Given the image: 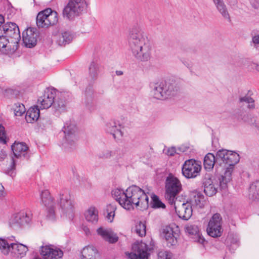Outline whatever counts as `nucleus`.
I'll use <instances>...</instances> for the list:
<instances>
[{
    "mask_svg": "<svg viewBox=\"0 0 259 259\" xmlns=\"http://www.w3.org/2000/svg\"><path fill=\"white\" fill-rule=\"evenodd\" d=\"M97 234L104 241L113 244L118 240V237L113 231L109 228L100 227L97 229Z\"/></svg>",
    "mask_w": 259,
    "mask_h": 259,
    "instance_id": "obj_19",
    "label": "nucleus"
},
{
    "mask_svg": "<svg viewBox=\"0 0 259 259\" xmlns=\"http://www.w3.org/2000/svg\"><path fill=\"white\" fill-rule=\"evenodd\" d=\"M238 102L239 104L244 102L247 104V107L249 109H254L255 108L254 100L248 96L240 97Z\"/></svg>",
    "mask_w": 259,
    "mask_h": 259,
    "instance_id": "obj_40",
    "label": "nucleus"
},
{
    "mask_svg": "<svg viewBox=\"0 0 259 259\" xmlns=\"http://www.w3.org/2000/svg\"><path fill=\"white\" fill-rule=\"evenodd\" d=\"M34 259H41V258H38V257H35Z\"/></svg>",
    "mask_w": 259,
    "mask_h": 259,
    "instance_id": "obj_63",
    "label": "nucleus"
},
{
    "mask_svg": "<svg viewBox=\"0 0 259 259\" xmlns=\"http://www.w3.org/2000/svg\"><path fill=\"white\" fill-rule=\"evenodd\" d=\"M112 195L125 209L130 210L134 208V205L140 210H145L148 207V196L142 189L136 186H130L125 191L116 188L112 190Z\"/></svg>",
    "mask_w": 259,
    "mask_h": 259,
    "instance_id": "obj_1",
    "label": "nucleus"
},
{
    "mask_svg": "<svg viewBox=\"0 0 259 259\" xmlns=\"http://www.w3.org/2000/svg\"><path fill=\"white\" fill-rule=\"evenodd\" d=\"M83 230L87 235H89L91 234L89 228L86 226L83 227Z\"/></svg>",
    "mask_w": 259,
    "mask_h": 259,
    "instance_id": "obj_56",
    "label": "nucleus"
},
{
    "mask_svg": "<svg viewBox=\"0 0 259 259\" xmlns=\"http://www.w3.org/2000/svg\"><path fill=\"white\" fill-rule=\"evenodd\" d=\"M57 204L63 213L71 214L73 211V201L71 199L69 193L67 191L61 192L57 198Z\"/></svg>",
    "mask_w": 259,
    "mask_h": 259,
    "instance_id": "obj_13",
    "label": "nucleus"
},
{
    "mask_svg": "<svg viewBox=\"0 0 259 259\" xmlns=\"http://www.w3.org/2000/svg\"><path fill=\"white\" fill-rule=\"evenodd\" d=\"M123 71L121 70L116 71V74L118 76L122 75L123 74Z\"/></svg>",
    "mask_w": 259,
    "mask_h": 259,
    "instance_id": "obj_59",
    "label": "nucleus"
},
{
    "mask_svg": "<svg viewBox=\"0 0 259 259\" xmlns=\"http://www.w3.org/2000/svg\"><path fill=\"white\" fill-rule=\"evenodd\" d=\"M94 92L92 88H88L85 92V104L87 108L90 110L94 109Z\"/></svg>",
    "mask_w": 259,
    "mask_h": 259,
    "instance_id": "obj_33",
    "label": "nucleus"
},
{
    "mask_svg": "<svg viewBox=\"0 0 259 259\" xmlns=\"http://www.w3.org/2000/svg\"><path fill=\"white\" fill-rule=\"evenodd\" d=\"M58 21V14L51 9L38 13L36 17V24L39 28L48 27L56 24Z\"/></svg>",
    "mask_w": 259,
    "mask_h": 259,
    "instance_id": "obj_8",
    "label": "nucleus"
},
{
    "mask_svg": "<svg viewBox=\"0 0 259 259\" xmlns=\"http://www.w3.org/2000/svg\"><path fill=\"white\" fill-rule=\"evenodd\" d=\"M40 112L38 106L30 107L27 111L25 119L27 122L31 123L36 121L39 117Z\"/></svg>",
    "mask_w": 259,
    "mask_h": 259,
    "instance_id": "obj_29",
    "label": "nucleus"
},
{
    "mask_svg": "<svg viewBox=\"0 0 259 259\" xmlns=\"http://www.w3.org/2000/svg\"><path fill=\"white\" fill-rule=\"evenodd\" d=\"M176 153V149L174 147L168 148L166 152V154L169 156H174Z\"/></svg>",
    "mask_w": 259,
    "mask_h": 259,
    "instance_id": "obj_51",
    "label": "nucleus"
},
{
    "mask_svg": "<svg viewBox=\"0 0 259 259\" xmlns=\"http://www.w3.org/2000/svg\"><path fill=\"white\" fill-rule=\"evenodd\" d=\"M62 131L64 134L63 145L66 148H72L75 146L77 141V127L71 122L65 123Z\"/></svg>",
    "mask_w": 259,
    "mask_h": 259,
    "instance_id": "obj_10",
    "label": "nucleus"
},
{
    "mask_svg": "<svg viewBox=\"0 0 259 259\" xmlns=\"http://www.w3.org/2000/svg\"><path fill=\"white\" fill-rule=\"evenodd\" d=\"M218 11L226 19L230 20V17L223 0H212Z\"/></svg>",
    "mask_w": 259,
    "mask_h": 259,
    "instance_id": "obj_31",
    "label": "nucleus"
},
{
    "mask_svg": "<svg viewBox=\"0 0 259 259\" xmlns=\"http://www.w3.org/2000/svg\"><path fill=\"white\" fill-rule=\"evenodd\" d=\"M37 33L32 29H27L22 33L23 43L27 48H31L36 45Z\"/></svg>",
    "mask_w": 259,
    "mask_h": 259,
    "instance_id": "obj_22",
    "label": "nucleus"
},
{
    "mask_svg": "<svg viewBox=\"0 0 259 259\" xmlns=\"http://www.w3.org/2000/svg\"><path fill=\"white\" fill-rule=\"evenodd\" d=\"M119 152L118 150L105 149L98 154V157L104 159L113 158L117 160L121 158Z\"/></svg>",
    "mask_w": 259,
    "mask_h": 259,
    "instance_id": "obj_28",
    "label": "nucleus"
},
{
    "mask_svg": "<svg viewBox=\"0 0 259 259\" xmlns=\"http://www.w3.org/2000/svg\"><path fill=\"white\" fill-rule=\"evenodd\" d=\"M187 149V147H184L182 146V147H180L179 148V150L180 151H181V152H184L186 151Z\"/></svg>",
    "mask_w": 259,
    "mask_h": 259,
    "instance_id": "obj_58",
    "label": "nucleus"
},
{
    "mask_svg": "<svg viewBox=\"0 0 259 259\" xmlns=\"http://www.w3.org/2000/svg\"><path fill=\"white\" fill-rule=\"evenodd\" d=\"M14 155L18 158H28V147L23 142H15L11 146Z\"/></svg>",
    "mask_w": 259,
    "mask_h": 259,
    "instance_id": "obj_24",
    "label": "nucleus"
},
{
    "mask_svg": "<svg viewBox=\"0 0 259 259\" xmlns=\"http://www.w3.org/2000/svg\"><path fill=\"white\" fill-rule=\"evenodd\" d=\"M31 217L30 213L21 211L12 215L9 220V224L14 229H18L26 225L31 221Z\"/></svg>",
    "mask_w": 259,
    "mask_h": 259,
    "instance_id": "obj_16",
    "label": "nucleus"
},
{
    "mask_svg": "<svg viewBox=\"0 0 259 259\" xmlns=\"http://www.w3.org/2000/svg\"><path fill=\"white\" fill-rule=\"evenodd\" d=\"M17 49V45L12 44L9 38L0 34V52L7 54L14 53Z\"/></svg>",
    "mask_w": 259,
    "mask_h": 259,
    "instance_id": "obj_25",
    "label": "nucleus"
},
{
    "mask_svg": "<svg viewBox=\"0 0 259 259\" xmlns=\"http://www.w3.org/2000/svg\"><path fill=\"white\" fill-rule=\"evenodd\" d=\"M135 231L139 236L143 237L146 233V226L144 223L138 222L135 226Z\"/></svg>",
    "mask_w": 259,
    "mask_h": 259,
    "instance_id": "obj_39",
    "label": "nucleus"
},
{
    "mask_svg": "<svg viewBox=\"0 0 259 259\" xmlns=\"http://www.w3.org/2000/svg\"><path fill=\"white\" fill-rule=\"evenodd\" d=\"M0 250L5 255L9 253L15 258H22L24 257L28 251L26 246L21 243H9L5 239L0 238Z\"/></svg>",
    "mask_w": 259,
    "mask_h": 259,
    "instance_id": "obj_6",
    "label": "nucleus"
},
{
    "mask_svg": "<svg viewBox=\"0 0 259 259\" xmlns=\"http://www.w3.org/2000/svg\"><path fill=\"white\" fill-rule=\"evenodd\" d=\"M256 70H257L258 71H259V66H257L256 67Z\"/></svg>",
    "mask_w": 259,
    "mask_h": 259,
    "instance_id": "obj_62",
    "label": "nucleus"
},
{
    "mask_svg": "<svg viewBox=\"0 0 259 259\" xmlns=\"http://www.w3.org/2000/svg\"><path fill=\"white\" fill-rule=\"evenodd\" d=\"M250 4L254 9H259V0H250Z\"/></svg>",
    "mask_w": 259,
    "mask_h": 259,
    "instance_id": "obj_52",
    "label": "nucleus"
},
{
    "mask_svg": "<svg viewBox=\"0 0 259 259\" xmlns=\"http://www.w3.org/2000/svg\"><path fill=\"white\" fill-rule=\"evenodd\" d=\"M52 107L54 109V113L56 115H59L65 110V103L64 100L59 97L55 98L53 103Z\"/></svg>",
    "mask_w": 259,
    "mask_h": 259,
    "instance_id": "obj_32",
    "label": "nucleus"
},
{
    "mask_svg": "<svg viewBox=\"0 0 259 259\" xmlns=\"http://www.w3.org/2000/svg\"><path fill=\"white\" fill-rule=\"evenodd\" d=\"M255 126L259 130V121H257L256 123H255Z\"/></svg>",
    "mask_w": 259,
    "mask_h": 259,
    "instance_id": "obj_60",
    "label": "nucleus"
},
{
    "mask_svg": "<svg viewBox=\"0 0 259 259\" xmlns=\"http://www.w3.org/2000/svg\"><path fill=\"white\" fill-rule=\"evenodd\" d=\"M135 252L126 253L131 259H148L149 253L148 252V246L144 243H141L136 246Z\"/></svg>",
    "mask_w": 259,
    "mask_h": 259,
    "instance_id": "obj_23",
    "label": "nucleus"
},
{
    "mask_svg": "<svg viewBox=\"0 0 259 259\" xmlns=\"http://www.w3.org/2000/svg\"><path fill=\"white\" fill-rule=\"evenodd\" d=\"M249 197L253 200H259V181L253 182L249 189Z\"/></svg>",
    "mask_w": 259,
    "mask_h": 259,
    "instance_id": "obj_37",
    "label": "nucleus"
},
{
    "mask_svg": "<svg viewBox=\"0 0 259 259\" xmlns=\"http://www.w3.org/2000/svg\"><path fill=\"white\" fill-rule=\"evenodd\" d=\"M87 221L92 223H96L98 221V210L95 207H90L85 213Z\"/></svg>",
    "mask_w": 259,
    "mask_h": 259,
    "instance_id": "obj_35",
    "label": "nucleus"
},
{
    "mask_svg": "<svg viewBox=\"0 0 259 259\" xmlns=\"http://www.w3.org/2000/svg\"><path fill=\"white\" fill-rule=\"evenodd\" d=\"M123 127L122 124L119 121L116 120H111L106 124V131L107 132L113 135L114 139H119L123 135L121 128Z\"/></svg>",
    "mask_w": 259,
    "mask_h": 259,
    "instance_id": "obj_20",
    "label": "nucleus"
},
{
    "mask_svg": "<svg viewBox=\"0 0 259 259\" xmlns=\"http://www.w3.org/2000/svg\"><path fill=\"white\" fill-rule=\"evenodd\" d=\"M0 142L5 144L7 143L5 127L2 124H0Z\"/></svg>",
    "mask_w": 259,
    "mask_h": 259,
    "instance_id": "obj_46",
    "label": "nucleus"
},
{
    "mask_svg": "<svg viewBox=\"0 0 259 259\" xmlns=\"http://www.w3.org/2000/svg\"><path fill=\"white\" fill-rule=\"evenodd\" d=\"M158 259H172V255L170 252L165 251H160L158 253Z\"/></svg>",
    "mask_w": 259,
    "mask_h": 259,
    "instance_id": "obj_45",
    "label": "nucleus"
},
{
    "mask_svg": "<svg viewBox=\"0 0 259 259\" xmlns=\"http://www.w3.org/2000/svg\"><path fill=\"white\" fill-rule=\"evenodd\" d=\"M165 198L170 205H173L177 195L182 191L180 181L172 174H169L165 181Z\"/></svg>",
    "mask_w": 259,
    "mask_h": 259,
    "instance_id": "obj_4",
    "label": "nucleus"
},
{
    "mask_svg": "<svg viewBox=\"0 0 259 259\" xmlns=\"http://www.w3.org/2000/svg\"><path fill=\"white\" fill-rule=\"evenodd\" d=\"M0 34L9 38L11 43L17 45L18 48L21 36L19 27L16 23L8 22L3 25L2 29H0Z\"/></svg>",
    "mask_w": 259,
    "mask_h": 259,
    "instance_id": "obj_9",
    "label": "nucleus"
},
{
    "mask_svg": "<svg viewBox=\"0 0 259 259\" xmlns=\"http://www.w3.org/2000/svg\"><path fill=\"white\" fill-rule=\"evenodd\" d=\"M116 210V206L114 204H109L106 206L104 212H115Z\"/></svg>",
    "mask_w": 259,
    "mask_h": 259,
    "instance_id": "obj_48",
    "label": "nucleus"
},
{
    "mask_svg": "<svg viewBox=\"0 0 259 259\" xmlns=\"http://www.w3.org/2000/svg\"><path fill=\"white\" fill-rule=\"evenodd\" d=\"M40 254L45 259H59L62 257L63 252L59 248L46 245L41 247Z\"/></svg>",
    "mask_w": 259,
    "mask_h": 259,
    "instance_id": "obj_21",
    "label": "nucleus"
},
{
    "mask_svg": "<svg viewBox=\"0 0 259 259\" xmlns=\"http://www.w3.org/2000/svg\"><path fill=\"white\" fill-rule=\"evenodd\" d=\"M97 254L98 250L94 246L88 245L83 248L80 259H96Z\"/></svg>",
    "mask_w": 259,
    "mask_h": 259,
    "instance_id": "obj_27",
    "label": "nucleus"
},
{
    "mask_svg": "<svg viewBox=\"0 0 259 259\" xmlns=\"http://www.w3.org/2000/svg\"><path fill=\"white\" fill-rule=\"evenodd\" d=\"M239 154L235 152L221 149L217 152V164H224V166H226L223 175H221L218 178L220 186L222 189H226L227 188L228 183L231 180L234 165L239 162Z\"/></svg>",
    "mask_w": 259,
    "mask_h": 259,
    "instance_id": "obj_3",
    "label": "nucleus"
},
{
    "mask_svg": "<svg viewBox=\"0 0 259 259\" xmlns=\"http://www.w3.org/2000/svg\"><path fill=\"white\" fill-rule=\"evenodd\" d=\"M160 236L165 240L168 247L175 246L177 244V234L174 232L173 228L169 226H165L161 229Z\"/></svg>",
    "mask_w": 259,
    "mask_h": 259,
    "instance_id": "obj_18",
    "label": "nucleus"
},
{
    "mask_svg": "<svg viewBox=\"0 0 259 259\" xmlns=\"http://www.w3.org/2000/svg\"><path fill=\"white\" fill-rule=\"evenodd\" d=\"M201 169L200 162L193 159L186 160L183 165V175L187 179L196 178Z\"/></svg>",
    "mask_w": 259,
    "mask_h": 259,
    "instance_id": "obj_12",
    "label": "nucleus"
},
{
    "mask_svg": "<svg viewBox=\"0 0 259 259\" xmlns=\"http://www.w3.org/2000/svg\"><path fill=\"white\" fill-rule=\"evenodd\" d=\"M203 184L204 186V192L206 195L210 197L217 193V189L214 187L211 179L205 178Z\"/></svg>",
    "mask_w": 259,
    "mask_h": 259,
    "instance_id": "obj_30",
    "label": "nucleus"
},
{
    "mask_svg": "<svg viewBox=\"0 0 259 259\" xmlns=\"http://www.w3.org/2000/svg\"><path fill=\"white\" fill-rule=\"evenodd\" d=\"M237 3V2L236 0H231L230 1L228 2L229 5H230L231 7L236 6Z\"/></svg>",
    "mask_w": 259,
    "mask_h": 259,
    "instance_id": "obj_55",
    "label": "nucleus"
},
{
    "mask_svg": "<svg viewBox=\"0 0 259 259\" xmlns=\"http://www.w3.org/2000/svg\"><path fill=\"white\" fill-rule=\"evenodd\" d=\"M4 187L2 184L0 183V196H3Z\"/></svg>",
    "mask_w": 259,
    "mask_h": 259,
    "instance_id": "obj_57",
    "label": "nucleus"
},
{
    "mask_svg": "<svg viewBox=\"0 0 259 259\" xmlns=\"http://www.w3.org/2000/svg\"><path fill=\"white\" fill-rule=\"evenodd\" d=\"M14 114L16 116H21L25 112L26 109L23 104L17 103L15 104L13 107Z\"/></svg>",
    "mask_w": 259,
    "mask_h": 259,
    "instance_id": "obj_41",
    "label": "nucleus"
},
{
    "mask_svg": "<svg viewBox=\"0 0 259 259\" xmlns=\"http://www.w3.org/2000/svg\"><path fill=\"white\" fill-rule=\"evenodd\" d=\"M236 246H238L239 245V242L238 241H236V244H235Z\"/></svg>",
    "mask_w": 259,
    "mask_h": 259,
    "instance_id": "obj_61",
    "label": "nucleus"
},
{
    "mask_svg": "<svg viewBox=\"0 0 259 259\" xmlns=\"http://www.w3.org/2000/svg\"><path fill=\"white\" fill-rule=\"evenodd\" d=\"M5 22L4 17L0 14V29H2V24Z\"/></svg>",
    "mask_w": 259,
    "mask_h": 259,
    "instance_id": "obj_54",
    "label": "nucleus"
},
{
    "mask_svg": "<svg viewBox=\"0 0 259 259\" xmlns=\"http://www.w3.org/2000/svg\"><path fill=\"white\" fill-rule=\"evenodd\" d=\"M104 215H105L106 220L109 222L111 223L114 220L115 212H104Z\"/></svg>",
    "mask_w": 259,
    "mask_h": 259,
    "instance_id": "obj_49",
    "label": "nucleus"
},
{
    "mask_svg": "<svg viewBox=\"0 0 259 259\" xmlns=\"http://www.w3.org/2000/svg\"><path fill=\"white\" fill-rule=\"evenodd\" d=\"M40 196L42 204L46 207L47 218L50 220H54L56 213V203L54 198L47 190L41 191Z\"/></svg>",
    "mask_w": 259,
    "mask_h": 259,
    "instance_id": "obj_11",
    "label": "nucleus"
},
{
    "mask_svg": "<svg viewBox=\"0 0 259 259\" xmlns=\"http://www.w3.org/2000/svg\"><path fill=\"white\" fill-rule=\"evenodd\" d=\"M178 92V88L175 82L164 81L154 84L152 94L153 97L156 99L161 100L174 96Z\"/></svg>",
    "mask_w": 259,
    "mask_h": 259,
    "instance_id": "obj_5",
    "label": "nucleus"
},
{
    "mask_svg": "<svg viewBox=\"0 0 259 259\" xmlns=\"http://www.w3.org/2000/svg\"><path fill=\"white\" fill-rule=\"evenodd\" d=\"M56 91L53 88H47L45 90L42 96H40L37 101L41 109H48L53 105L54 100L56 98Z\"/></svg>",
    "mask_w": 259,
    "mask_h": 259,
    "instance_id": "obj_17",
    "label": "nucleus"
},
{
    "mask_svg": "<svg viewBox=\"0 0 259 259\" xmlns=\"http://www.w3.org/2000/svg\"><path fill=\"white\" fill-rule=\"evenodd\" d=\"M186 232L192 238L201 244H203L205 241L204 238L202 236L198 227L194 224H189L185 227Z\"/></svg>",
    "mask_w": 259,
    "mask_h": 259,
    "instance_id": "obj_26",
    "label": "nucleus"
},
{
    "mask_svg": "<svg viewBox=\"0 0 259 259\" xmlns=\"http://www.w3.org/2000/svg\"><path fill=\"white\" fill-rule=\"evenodd\" d=\"M130 50L134 58L141 62H147L151 57L152 46L148 36L138 25L130 30L128 37Z\"/></svg>",
    "mask_w": 259,
    "mask_h": 259,
    "instance_id": "obj_2",
    "label": "nucleus"
},
{
    "mask_svg": "<svg viewBox=\"0 0 259 259\" xmlns=\"http://www.w3.org/2000/svg\"><path fill=\"white\" fill-rule=\"evenodd\" d=\"M249 117V115L243 111H239L235 114V118L238 121L244 122H248Z\"/></svg>",
    "mask_w": 259,
    "mask_h": 259,
    "instance_id": "obj_43",
    "label": "nucleus"
},
{
    "mask_svg": "<svg viewBox=\"0 0 259 259\" xmlns=\"http://www.w3.org/2000/svg\"><path fill=\"white\" fill-rule=\"evenodd\" d=\"M52 124V121L49 118H43L40 120V126L47 128Z\"/></svg>",
    "mask_w": 259,
    "mask_h": 259,
    "instance_id": "obj_47",
    "label": "nucleus"
},
{
    "mask_svg": "<svg viewBox=\"0 0 259 259\" xmlns=\"http://www.w3.org/2000/svg\"><path fill=\"white\" fill-rule=\"evenodd\" d=\"M89 76L92 79H96L101 70V66L97 61H93L89 66Z\"/></svg>",
    "mask_w": 259,
    "mask_h": 259,
    "instance_id": "obj_34",
    "label": "nucleus"
},
{
    "mask_svg": "<svg viewBox=\"0 0 259 259\" xmlns=\"http://www.w3.org/2000/svg\"><path fill=\"white\" fill-rule=\"evenodd\" d=\"M252 42L255 47L259 45V34L255 35L252 37Z\"/></svg>",
    "mask_w": 259,
    "mask_h": 259,
    "instance_id": "obj_50",
    "label": "nucleus"
},
{
    "mask_svg": "<svg viewBox=\"0 0 259 259\" xmlns=\"http://www.w3.org/2000/svg\"><path fill=\"white\" fill-rule=\"evenodd\" d=\"M215 163L217 164L216 156L210 153L205 155L203 161L204 167L205 169L207 170L212 169Z\"/></svg>",
    "mask_w": 259,
    "mask_h": 259,
    "instance_id": "obj_36",
    "label": "nucleus"
},
{
    "mask_svg": "<svg viewBox=\"0 0 259 259\" xmlns=\"http://www.w3.org/2000/svg\"><path fill=\"white\" fill-rule=\"evenodd\" d=\"M208 235L215 238L220 237L222 235V217L219 213H215L213 215L208 222L206 229Z\"/></svg>",
    "mask_w": 259,
    "mask_h": 259,
    "instance_id": "obj_15",
    "label": "nucleus"
},
{
    "mask_svg": "<svg viewBox=\"0 0 259 259\" xmlns=\"http://www.w3.org/2000/svg\"><path fill=\"white\" fill-rule=\"evenodd\" d=\"M16 161L14 158H12V162L10 166L6 170V173L11 176L14 177L16 175L15 169Z\"/></svg>",
    "mask_w": 259,
    "mask_h": 259,
    "instance_id": "obj_44",
    "label": "nucleus"
},
{
    "mask_svg": "<svg viewBox=\"0 0 259 259\" xmlns=\"http://www.w3.org/2000/svg\"><path fill=\"white\" fill-rule=\"evenodd\" d=\"M152 198V207L155 208H164L165 207V204L162 203L161 200L159 199L158 197L155 195H153L151 196Z\"/></svg>",
    "mask_w": 259,
    "mask_h": 259,
    "instance_id": "obj_42",
    "label": "nucleus"
},
{
    "mask_svg": "<svg viewBox=\"0 0 259 259\" xmlns=\"http://www.w3.org/2000/svg\"><path fill=\"white\" fill-rule=\"evenodd\" d=\"M172 205L179 218L188 220L191 217L193 210L190 203L176 199Z\"/></svg>",
    "mask_w": 259,
    "mask_h": 259,
    "instance_id": "obj_14",
    "label": "nucleus"
},
{
    "mask_svg": "<svg viewBox=\"0 0 259 259\" xmlns=\"http://www.w3.org/2000/svg\"><path fill=\"white\" fill-rule=\"evenodd\" d=\"M7 154L4 150H0V161L4 160L7 157Z\"/></svg>",
    "mask_w": 259,
    "mask_h": 259,
    "instance_id": "obj_53",
    "label": "nucleus"
},
{
    "mask_svg": "<svg viewBox=\"0 0 259 259\" xmlns=\"http://www.w3.org/2000/svg\"><path fill=\"white\" fill-rule=\"evenodd\" d=\"M87 4L85 0H69L63 11L64 17L73 20L79 16L85 10Z\"/></svg>",
    "mask_w": 259,
    "mask_h": 259,
    "instance_id": "obj_7",
    "label": "nucleus"
},
{
    "mask_svg": "<svg viewBox=\"0 0 259 259\" xmlns=\"http://www.w3.org/2000/svg\"><path fill=\"white\" fill-rule=\"evenodd\" d=\"M73 39V36L71 33L68 31H65L62 33L58 40V44L60 46H64L67 44L70 43Z\"/></svg>",
    "mask_w": 259,
    "mask_h": 259,
    "instance_id": "obj_38",
    "label": "nucleus"
}]
</instances>
